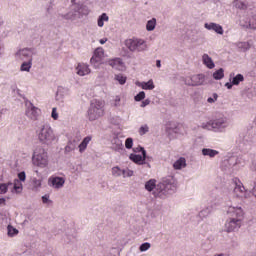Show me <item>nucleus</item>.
Wrapping results in <instances>:
<instances>
[{"instance_id":"obj_7","label":"nucleus","mask_w":256,"mask_h":256,"mask_svg":"<svg viewBox=\"0 0 256 256\" xmlns=\"http://www.w3.org/2000/svg\"><path fill=\"white\" fill-rule=\"evenodd\" d=\"M17 60H21L22 65H31L33 63V50L24 48L19 50L15 55Z\"/></svg>"},{"instance_id":"obj_43","label":"nucleus","mask_w":256,"mask_h":256,"mask_svg":"<svg viewBox=\"0 0 256 256\" xmlns=\"http://www.w3.org/2000/svg\"><path fill=\"white\" fill-rule=\"evenodd\" d=\"M114 107H121V96H115L113 99Z\"/></svg>"},{"instance_id":"obj_1","label":"nucleus","mask_w":256,"mask_h":256,"mask_svg":"<svg viewBox=\"0 0 256 256\" xmlns=\"http://www.w3.org/2000/svg\"><path fill=\"white\" fill-rule=\"evenodd\" d=\"M177 191V180L173 176H168L156 186V192H153L155 197H167V195H173Z\"/></svg>"},{"instance_id":"obj_51","label":"nucleus","mask_w":256,"mask_h":256,"mask_svg":"<svg viewBox=\"0 0 256 256\" xmlns=\"http://www.w3.org/2000/svg\"><path fill=\"white\" fill-rule=\"evenodd\" d=\"M249 26L251 27V29H256V15L253 16L252 20L250 21Z\"/></svg>"},{"instance_id":"obj_44","label":"nucleus","mask_w":256,"mask_h":256,"mask_svg":"<svg viewBox=\"0 0 256 256\" xmlns=\"http://www.w3.org/2000/svg\"><path fill=\"white\" fill-rule=\"evenodd\" d=\"M134 153L141 152L144 157H147V151H145V148L143 147H136L133 149Z\"/></svg>"},{"instance_id":"obj_14","label":"nucleus","mask_w":256,"mask_h":256,"mask_svg":"<svg viewBox=\"0 0 256 256\" xmlns=\"http://www.w3.org/2000/svg\"><path fill=\"white\" fill-rule=\"evenodd\" d=\"M204 27L205 29H208V31H215V33H218V35H223L222 25H219L217 23H206Z\"/></svg>"},{"instance_id":"obj_41","label":"nucleus","mask_w":256,"mask_h":256,"mask_svg":"<svg viewBox=\"0 0 256 256\" xmlns=\"http://www.w3.org/2000/svg\"><path fill=\"white\" fill-rule=\"evenodd\" d=\"M217 99H219V95L217 93H213L212 96L208 97L207 103H216Z\"/></svg>"},{"instance_id":"obj_2","label":"nucleus","mask_w":256,"mask_h":256,"mask_svg":"<svg viewBox=\"0 0 256 256\" xmlns=\"http://www.w3.org/2000/svg\"><path fill=\"white\" fill-rule=\"evenodd\" d=\"M36 136L39 143L42 145H53V142L55 139H57L53 128L49 124H43L42 126L38 127L36 130Z\"/></svg>"},{"instance_id":"obj_11","label":"nucleus","mask_w":256,"mask_h":256,"mask_svg":"<svg viewBox=\"0 0 256 256\" xmlns=\"http://www.w3.org/2000/svg\"><path fill=\"white\" fill-rule=\"evenodd\" d=\"M234 183L235 187L233 191L236 197L239 199H249V197H251V195H249V191L245 189V186L239 180L236 179Z\"/></svg>"},{"instance_id":"obj_33","label":"nucleus","mask_w":256,"mask_h":256,"mask_svg":"<svg viewBox=\"0 0 256 256\" xmlns=\"http://www.w3.org/2000/svg\"><path fill=\"white\" fill-rule=\"evenodd\" d=\"M157 25V19L152 18L149 20L146 24L147 31H153L155 29V26Z\"/></svg>"},{"instance_id":"obj_20","label":"nucleus","mask_w":256,"mask_h":256,"mask_svg":"<svg viewBox=\"0 0 256 256\" xmlns=\"http://www.w3.org/2000/svg\"><path fill=\"white\" fill-rule=\"evenodd\" d=\"M145 189L146 191H154V193H157V180L156 179H150L145 183Z\"/></svg>"},{"instance_id":"obj_38","label":"nucleus","mask_w":256,"mask_h":256,"mask_svg":"<svg viewBox=\"0 0 256 256\" xmlns=\"http://www.w3.org/2000/svg\"><path fill=\"white\" fill-rule=\"evenodd\" d=\"M237 47L240 51H247L251 46L249 45V42H240L237 44Z\"/></svg>"},{"instance_id":"obj_16","label":"nucleus","mask_w":256,"mask_h":256,"mask_svg":"<svg viewBox=\"0 0 256 256\" xmlns=\"http://www.w3.org/2000/svg\"><path fill=\"white\" fill-rule=\"evenodd\" d=\"M129 159L133 161V163H136V165H145V160L147 159V156L139 155V154H130Z\"/></svg>"},{"instance_id":"obj_50","label":"nucleus","mask_w":256,"mask_h":256,"mask_svg":"<svg viewBox=\"0 0 256 256\" xmlns=\"http://www.w3.org/2000/svg\"><path fill=\"white\" fill-rule=\"evenodd\" d=\"M42 203H44L45 205H51V203H53V201H51L49 199V195H44L42 196Z\"/></svg>"},{"instance_id":"obj_17","label":"nucleus","mask_w":256,"mask_h":256,"mask_svg":"<svg viewBox=\"0 0 256 256\" xmlns=\"http://www.w3.org/2000/svg\"><path fill=\"white\" fill-rule=\"evenodd\" d=\"M76 73L80 77H85V75H89V73H91V68H89L87 65H78L76 67Z\"/></svg>"},{"instance_id":"obj_10","label":"nucleus","mask_w":256,"mask_h":256,"mask_svg":"<svg viewBox=\"0 0 256 256\" xmlns=\"http://www.w3.org/2000/svg\"><path fill=\"white\" fill-rule=\"evenodd\" d=\"M126 46L130 51H145L147 44L143 39H129L126 41Z\"/></svg>"},{"instance_id":"obj_22","label":"nucleus","mask_w":256,"mask_h":256,"mask_svg":"<svg viewBox=\"0 0 256 256\" xmlns=\"http://www.w3.org/2000/svg\"><path fill=\"white\" fill-rule=\"evenodd\" d=\"M12 185V193H16L17 195H19V193L23 192V183H21L19 179H14Z\"/></svg>"},{"instance_id":"obj_12","label":"nucleus","mask_w":256,"mask_h":256,"mask_svg":"<svg viewBox=\"0 0 256 256\" xmlns=\"http://www.w3.org/2000/svg\"><path fill=\"white\" fill-rule=\"evenodd\" d=\"M104 57H105V50H103L102 47H98L95 49L94 54L90 61L92 64L101 63Z\"/></svg>"},{"instance_id":"obj_49","label":"nucleus","mask_w":256,"mask_h":256,"mask_svg":"<svg viewBox=\"0 0 256 256\" xmlns=\"http://www.w3.org/2000/svg\"><path fill=\"white\" fill-rule=\"evenodd\" d=\"M51 117L52 119H54V121H57V119H59V113H57L56 107L52 108Z\"/></svg>"},{"instance_id":"obj_13","label":"nucleus","mask_w":256,"mask_h":256,"mask_svg":"<svg viewBox=\"0 0 256 256\" xmlns=\"http://www.w3.org/2000/svg\"><path fill=\"white\" fill-rule=\"evenodd\" d=\"M49 185L54 189H61L65 185V178L63 177H52L49 179Z\"/></svg>"},{"instance_id":"obj_58","label":"nucleus","mask_w":256,"mask_h":256,"mask_svg":"<svg viewBox=\"0 0 256 256\" xmlns=\"http://www.w3.org/2000/svg\"><path fill=\"white\" fill-rule=\"evenodd\" d=\"M99 43H100L101 45H105V43H107V38L100 39V40H99Z\"/></svg>"},{"instance_id":"obj_3","label":"nucleus","mask_w":256,"mask_h":256,"mask_svg":"<svg viewBox=\"0 0 256 256\" xmlns=\"http://www.w3.org/2000/svg\"><path fill=\"white\" fill-rule=\"evenodd\" d=\"M32 163L40 169H45L49 165V154L44 150L43 147L38 146L34 149L32 155Z\"/></svg>"},{"instance_id":"obj_27","label":"nucleus","mask_w":256,"mask_h":256,"mask_svg":"<svg viewBox=\"0 0 256 256\" xmlns=\"http://www.w3.org/2000/svg\"><path fill=\"white\" fill-rule=\"evenodd\" d=\"M223 77H225V70H223V68H220L213 73V79L216 81H221Z\"/></svg>"},{"instance_id":"obj_54","label":"nucleus","mask_w":256,"mask_h":256,"mask_svg":"<svg viewBox=\"0 0 256 256\" xmlns=\"http://www.w3.org/2000/svg\"><path fill=\"white\" fill-rule=\"evenodd\" d=\"M251 170L256 173V157L252 160Z\"/></svg>"},{"instance_id":"obj_42","label":"nucleus","mask_w":256,"mask_h":256,"mask_svg":"<svg viewBox=\"0 0 256 256\" xmlns=\"http://www.w3.org/2000/svg\"><path fill=\"white\" fill-rule=\"evenodd\" d=\"M146 133H149V126L147 124L141 126L139 129V135H146Z\"/></svg>"},{"instance_id":"obj_9","label":"nucleus","mask_w":256,"mask_h":256,"mask_svg":"<svg viewBox=\"0 0 256 256\" xmlns=\"http://www.w3.org/2000/svg\"><path fill=\"white\" fill-rule=\"evenodd\" d=\"M242 225L243 221L235 218H228L224 224V229L226 233H233L239 231Z\"/></svg>"},{"instance_id":"obj_6","label":"nucleus","mask_w":256,"mask_h":256,"mask_svg":"<svg viewBox=\"0 0 256 256\" xmlns=\"http://www.w3.org/2000/svg\"><path fill=\"white\" fill-rule=\"evenodd\" d=\"M212 127L214 133H225L227 127H229V118L227 116H220L212 120Z\"/></svg>"},{"instance_id":"obj_62","label":"nucleus","mask_w":256,"mask_h":256,"mask_svg":"<svg viewBox=\"0 0 256 256\" xmlns=\"http://www.w3.org/2000/svg\"><path fill=\"white\" fill-rule=\"evenodd\" d=\"M156 65H161V60H157Z\"/></svg>"},{"instance_id":"obj_30","label":"nucleus","mask_w":256,"mask_h":256,"mask_svg":"<svg viewBox=\"0 0 256 256\" xmlns=\"http://www.w3.org/2000/svg\"><path fill=\"white\" fill-rule=\"evenodd\" d=\"M201 129H205L206 131H213V120L202 122L200 124Z\"/></svg>"},{"instance_id":"obj_19","label":"nucleus","mask_w":256,"mask_h":256,"mask_svg":"<svg viewBox=\"0 0 256 256\" xmlns=\"http://www.w3.org/2000/svg\"><path fill=\"white\" fill-rule=\"evenodd\" d=\"M185 167H187V160L183 157H180L173 164V168L176 169V171H179L181 169H185Z\"/></svg>"},{"instance_id":"obj_8","label":"nucleus","mask_w":256,"mask_h":256,"mask_svg":"<svg viewBox=\"0 0 256 256\" xmlns=\"http://www.w3.org/2000/svg\"><path fill=\"white\" fill-rule=\"evenodd\" d=\"M39 112V108L33 105L31 101L25 102V116L27 119H30V121H37Z\"/></svg>"},{"instance_id":"obj_21","label":"nucleus","mask_w":256,"mask_h":256,"mask_svg":"<svg viewBox=\"0 0 256 256\" xmlns=\"http://www.w3.org/2000/svg\"><path fill=\"white\" fill-rule=\"evenodd\" d=\"M230 81H232V85H239V83H243V81H245V77L242 74H237L235 76V73H231Z\"/></svg>"},{"instance_id":"obj_60","label":"nucleus","mask_w":256,"mask_h":256,"mask_svg":"<svg viewBox=\"0 0 256 256\" xmlns=\"http://www.w3.org/2000/svg\"><path fill=\"white\" fill-rule=\"evenodd\" d=\"M61 91H63V87L58 88L57 95H59V93H61Z\"/></svg>"},{"instance_id":"obj_40","label":"nucleus","mask_w":256,"mask_h":256,"mask_svg":"<svg viewBox=\"0 0 256 256\" xmlns=\"http://www.w3.org/2000/svg\"><path fill=\"white\" fill-rule=\"evenodd\" d=\"M32 185L36 191H37V189H41V180L37 179V178H33Z\"/></svg>"},{"instance_id":"obj_53","label":"nucleus","mask_w":256,"mask_h":256,"mask_svg":"<svg viewBox=\"0 0 256 256\" xmlns=\"http://www.w3.org/2000/svg\"><path fill=\"white\" fill-rule=\"evenodd\" d=\"M150 103H151V100L146 99V100L142 101L140 107H147V105H150Z\"/></svg>"},{"instance_id":"obj_24","label":"nucleus","mask_w":256,"mask_h":256,"mask_svg":"<svg viewBox=\"0 0 256 256\" xmlns=\"http://www.w3.org/2000/svg\"><path fill=\"white\" fill-rule=\"evenodd\" d=\"M138 87L146 91H153L155 89V84H153V80H149L148 82H138Z\"/></svg>"},{"instance_id":"obj_35","label":"nucleus","mask_w":256,"mask_h":256,"mask_svg":"<svg viewBox=\"0 0 256 256\" xmlns=\"http://www.w3.org/2000/svg\"><path fill=\"white\" fill-rule=\"evenodd\" d=\"M114 79L115 81H118L120 85H125V83H127V77L123 76L122 74H116Z\"/></svg>"},{"instance_id":"obj_18","label":"nucleus","mask_w":256,"mask_h":256,"mask_svg":"<svg viewBox=\"0 0 256 256\" xmlns=\"http://www.w3.org/2000/svg\"><path fill=\"white\" fill-rule=\"evenodd\" d=\"M112 149L114 151H122L123 149V141L119 139V137L115 136L111 140Z\"/></svg>"},{"instance_id":"obj_34","label":"nucleus","mask_w":256,"mask_h":256,"mask_svg":"<svg viewBox=\"0 0 256 256\" xmlns=\"http://www.w3.org/2000/svg\"><path fill=\"white\" fill-rule=\"evenodd\" d=\"M123 169L119 166H114L112 168V176L113 177H122Z\"/></svg>"},{"instance_id":"obj_36","label":"nucleus","mask_w":256,"mask_h":256,"mask_svg":"<svg viewBox=\"0 0 256 256\" xmlns=\"http://www.w3.org/2000/svg\"><path fill=\"white\" fill-rule=\"evenodd\" d=\"M135 172L129 168L122 169V177L126 179V177H133Z\"/></svg>"},{"instance_id":"obj_28","label":"nucleus","mask_w":256,"mask_h":256,"mask_svg":"<svg viewBox=\"0 0 256 256\" xmlns=\"http://www.w3.org/2000/svg\"><path fill=\"white\" fill-rule=\"evenodd\" d=\"M11 186H13V182L0 183V195H5Z\"/></svg>"},{"instance_id":"obj_47","label":"nucleus","mask_w":256,"mask_h":256,"mask_svg":"<svg viewBox=\"0 0 256 256\" xmlns=\"http://www.w3.org/2000/svg\"><path fill=\"white\" fill-rule=\"evenodd\" d=\"M109 65H123V61H121V58H114L110 60Z\"/></svg>"},{"instance_id":"obj_52","label":"nucleus","mask_w":256,"mask_h":256,"mask_svg":"<svg viewBox=\"0 0 256 256\" xmlns=\"http://www.w3.org/2000/svg\"><path fill=\"white\" fill-rule=\"evenodd\" d=\"M20 71H31V65H21Z\"/></svg>"},{"instance_id":"obj_57","label":"nucleus","mask_w":256,"mask_h":256,"mask_svg":"<svg viewBox=\"0 0 256 256\" xmlns=\"http://www.w3.org/2000/svg\"><path fill=\"white\" fill-rule=\"evenodd\" d=\"M251 193H252L253 197H255V199H256V185L251 190ZM251 193L249 192V195H251Z\"/></svg>"},{"instance_id":"obj_32","label":"nucleus","mask_w":256,"mask_h":256,"mask_svg":"<svg viewBox=\"0 0 256 256\" xmlns=\"http://www.w3.org/2000/svg\"><path fill=\"white\" fill-rule=\"evenodd\" d=\"M109 21V16H107V13H103L98 18V27H103L105 25V22Z\"/></svg>"},{"instance_id":"obj_25","label":"nucleus","mask_w":256,"mask_h":256,"mask_svg":"<svg viewBox=\"0 0 256 256\" xmlns=\"http://www.w3.org/2000/svg\"><path fill=\"white\" fill-rule=\"evenodd\" d=\"M202 155H204V157H210L213 159V157H217V155H219V151L213 150L211 148H204L202 149Z\"/></svg>"},{"instance_id":"obj_64","label":"nucleus","mask_w":256,"mask_h":256,"mask_svg":"<svg viewBox=\"0 0 256 256\" xmlns=\"http://www.w3.org/2000/svg\"><path fill=\"white\" fill-rule=\"evenodd\" d=\"M242 6H241V9H244L245 8V4H241Z\"/></svg>"},{"instance_id":"obj_29","label":"nucleus","mask_w":256,"mask_h":256,"mask_svg":"<svg viewBox=\"0 0 256 256\" xmlns=\"http://www.w3.org/2000/svg\"><path fill=\"white\" fill-rule=\"evenodd\" d=\"M77 149V142L69 141L65 147V153H71V151H75Z\"/></svg>"},{"instance_id":"obj_4","label":"nucleus","mask_w":256,"mask_h":256,"mask_svg":"<svg viewBox=\"0 0 256 256\" xmlns=\"http://www.w3.org/2000/svg\"><path fill=\"white\" fill-rule=\"evenodd\" d=\"M103 115H105V101L93 100L88 109L89 121H97Z\"/></svg>"},{"instance_id":"obj_48","label":"nucleus","mask_w":256,"mask_h":256,"mask_svg":"<svg viewBox=\"0 0 256 256\" xmlns=\"http://www.w3.org/2000/svg\"><path fill=\"white\" fill-rule=\"evenodd\" d=\"M26 179H27V175L25 174V171L18 173V181L20 183H21V181L25 182Z\"/></svg>"},{"instance_id":"obj_55","label":"nucleus","mask_w":256,"mask_h":256,"mask_svg":"<svg viewBox=\"0 0 256 256\" xmlns=\"http://www.w3.org/2000/svg\"><path fill=\"white\" fill-rule=\"evenodd\" d=\"M116 70L118 71H125V66L123 65H116V66H113Z\"/></svg>"},{"instance_id":"obj_39","label":"nucleus","mask_w":256,"mask_h":256,"mask_svg":"<svg viewBox=\"0 0 256 256\" xmlns=\"http://www.w3.org/2000/svg\"><path fill=\"white\" fill-rule=\"evenodd\" d=\"M202 59H203L204 65H215V64L213 63V60L211 59V57H209V55H207V54H204V55L202 56Z\"/></svg>"},{"instance_id":"obj_61","label":"nucleus","mask_w":256,"mask_h":256,"mask_svg":"<svg viewBox=\"0 0 256 256\" xmlns=\"http://www.w3.org/2000/svg\"><path fill=\"white\" fill-rule=\"evenodd\" d=\"M213 67H215V65H208V69H213Z\"/></svg>"},{"instance_id":"obj_45","label":"nucleus","mask_w":256,"mask_h":256,"mask_svg":"<svg viewBox=\"0 0 256 256\" xmlns=\"http://www.w3.org/2000/svg\"><path fill=\"white\" fill-rule=\"evenodd\" d=\"M135 101H143V99H145V92L141 91L139 92L135 97H134Z\"/></svg>"},{"instance_id":"obj_26","label":"nucleus","mask_w":256,"mask_h":256,"mask_svg":"<svg viewBox=\"0 0 256 256\" xmlns=\"http://www.w3.org/2000/svg\"><path fill=\"white\" fill-rule=\"evenodd\" d=\"M213 211L212 207L207 206L206 208L202 209L199 213H198V217L203 219H207V217H209L211 215Z\"/></svg>"},{"instance_id":"obj_56","label":"nucleus","mask_w":256,"mask_h":256,"mask_svg":"<svg viewBox=\"0 0 256 256\" xmlns=\"http://www.w3.org/2000/svg\"><path fill=\"white\" fill-rule=\"evenodd\" d=\"M233 85H235V84H233V81L230 80V83L227 82V83L225 84V87H226L227 89H233Z\"/></svg>"},{"instance_id":"obj_15","label":"nucleus","mask_w":256,"mask_h":256,"mask_svg":"<svg viewBox=\"0 0 256 256\" xmlns=\"http://www.w3.org/2000/svg\"><path fill=\"white\" fill-rule=\"evenodd\" d=\"M191 83L190 85L192 86H198V85H203V83H205V75L203 74H196V75H193L191 77Z\"/></svg>"},{"instance_id":"obj_37","label":"nucleus","mask_w":256,"mask_h":256,"mask_svg":"<svg viewBox=\"0 0 256 256\" xmlns=\"http://www.w3.org/2000/svg\"><path fill=\"white\" fill-rule=\"evenodd\" d=\"M150 249H151V243L149 242L142 243L139 247V251L141 253H145V251H149Z\"/></svg>"},{"instance_id":"obj_46","label":"nucleus","mask_w":256,"mask_h":256,"mask_svg":"<svg viewBox=\"0 0 256 256\" xmlns=\"http://www.w3.org/2000/svg\"><path fill=\"white\" fill-rule=\"evenodd\" d=\"M126 149H133V138H127L125 141Z\"/></svg>"},{"instance_id":"obj_59","label":"nucleus","mask_w":256,"mask_h":256,"mask_svg":"<svg viewBox=\"0 0 256 256\" xmlns=\"http://www.w3.org/2000/svg\"><path fill=\"white\" fill-rule=\"evenodd\" d=\"M0 205H5V198H0Z\"/></svg>"},{"instance_id":"obj_63","label":"nucleus","mask_w":256,"mask_h":256,"mask_svg":"<svg viewBox=\"0 0 256 256\" xmlns=\"http://www.w3.org/2000/svg\"><path fill=\"white\" fill-rule=\"evenodd\" d=\"M2 117H3V113L0 112V121H1Z\"/></svg>"},{"instance_id":"obj_5","label":"nucleus","mask_w":256,"mask_h":256,"mask_svg":"<svg viewBox=\"0 0 256 256\" xmlns=\"http://www.w3.org/2000/svg\"><path fill=\"white\" fill-rule=\"evenodd\" d=\"M226 214L230 219H238L242 222L245 219V210L241 206L228 205L226 208Z\"/></svg>"},{"instance_id":"obj_31","label":"nucleus","mask_w":256,"mask_h":256,"mask_svg":"<svg viewBox=\"0 0 256 256\" xmlns=\"http://www.w3.org/2000/svg\"><path fill=\"white\" fill-rule=\"evenodd\" d=\"M8 231V237H15L16 235H19V230L17 228L13 227L12 225L7 226Z\"/></svg>"},{"instance_id":"obj_23","label":"nucleus","mask_w":256,"mask_h":256,"mask_svg":"<svg viewBox=\"0 0 256 256\" xmlns=\"http://www.w3.org/2000/svg\"><path fill=\"white\" fill-rule=\"evenodd\" d=\"M93 139V137L91 136H86L82 142L79 144L78 149L80 153H84V151L87 149V145H89V143H91V140Z\"/></svg>"}]
</instances>
